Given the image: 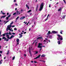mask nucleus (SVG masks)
<instances>
[{
  "label": "nucleus",
  "instance_id": "nucleus-19",
  "mask_svg": "<svg viewBox=\"0 0 66 66\" xmlns=\"http://www.w3.org/2000/svg\"><path fill=\"white\" fill-rule=\"evenodd\" d=\"M19 42V39H16V42Z\"/></svg>",
  "mask_w": 66,
  "mask_h": 66
},
{
  "label": "nucleus",
  "instance_id": "nucleus-27",
  "mask_svg": "<svg viewBox=\"0 0 66 66\" xmlns=\"http://www.w3.org/2000/svg\"><path fill=\"white\" fill-rule=\"evenodd\" d=\"M37 7H36V11H37V9H38V5H37Z\"/></svg>",
  "mask_w": 66,
  "mask_h": 66
},
{
  "label": "nucleus",
  "instance_id": "nucleus-22",
  "mask_svg": "<svg viewBox=\"0 0 66 66\" xmlns=\"http://www.w3.org/2000/svg\"><path fill=\"white\" fill-rule=\"evenodd\" d=\"M62 32H63V31L62 30H61V31L60 32V33L61 34H63V33Z\"/></svg>",
  "mask_w": 66,
  "mask_h": 66
},
{
  "label": "nucleus",
  "instance_id": "nucleus-64",
  "mask_svg": "<svg viewBox=\"0 0 66 66\" xmlns=\"http://www.w3.org/2000/svg\"><path fill=\"white\" fill-rule=\"evenodd\" d=\"M49 7H51V6L50 5V4L49 6Z\"/></svg>",
  "mask_w": 66,
  "mask_h": 66
},
{
  "label": "nucleus",
  "instance_id": "nucleus-2",
  "mask_svg": "<svg viewBox=\"0 0 66 66\" xmlns=\"http://www.w3.org/2000/svg\"><path fill=\"white\" fill-rule=\"evenodd\" d=\"M44 3H42L40 5V9H39V11H41L43 9V7H44Z\"/></svg>",
  "mask_w": 66,
  "mask_h": 66
},
{
  "label": "nucleus",
  "instance_id": "nucleus-5",
  "mask_svg": "<svg viewBox=\"0 0 66 66\" xmlns=\"http://www.w3.org/2000/svg\"><path fill=\"white\" fill-rule=\"evenodd\" d=\"M4 39V40H5V41H6V42H8L9 40V39H9L8 38H6L5 37H3L2 38V39Z\"/></svg>",
  "mask_w": 66,
  "mask_h": 66
},
{
  "label": "nucleus",
  "instance_id": "nucleus-45",
  "mask_svg": "<svg viewBox=\"0 0 66 66\" xmlns=\"http://www.w3.org/2000/svg\"><path fill=\"white\" fill-rule=\"evenodd\" d=\"M12 34H13V35H15L16 34H15V33H12Z\"/></svg>",
  "mask_w": 66,
  "mask_h": 66
},
{
  "label": "nucleus",
  "instance_id": "nucleus-46",
  "mask_svg": "<svg viewBox=\"0 0 66 66\" xmlns=\"http://www.w3.org/2000/svg\"><path fill=\"white\" fill-rule=\"evenodd\" d=\"M9 15V13H7V15Z\"/></svg>",
  "mask_w": 66,
  "mask_h": 66
},
{
  "label": "nucleus",
  "instance_id": "nucleus-54",
  "mask_svg": "<svg viewBox=\"0 0 66 66\" xmlns=\"http://www.w3.org/2000/svg\"><path fill=\"white\" fill-rule=\"evenodd\" d=\"M19 42H17V44L18 45H19Z\"/></svg>",
  "mask_w": 66,
  "mask_h": 66
},
{
  "label": "nucleus",
  "instance_id": "nucleus-39",
  "mask_svg": "<svg viewBox=\"0 0 66 66\" xmlns=\"http://www.w3.org/2000/svg\"><path fill=\"white\" fill-rule=\"evenodd\" d=\"M49 15H50L49 14H48L47 15V19H48V17H49Z\"/></svg>",
  "mask_w": 66,
  "mask_h": 66
},
{
  "label": "nucleus",
  "instance_id": "nucleus-31",
  "mask_svg": "<svg viewBox=\"0 0 66 66\" xmlns=\"http://www.w3.org/2000/svg\"><path fill=\"white\" fill-rule=\"evenodd\" d=\"M35 46H36L37 45V42H36L35 43Z\"/></svg>",
  "mask_w": 66,
  "mask_h": 66
},
{
  "label": "nucleus",
  "instance_id": "nucleus-35",
  "mask_svg": "<svg viewBox=\"0 0 66 66\" xmlns=\"http://www.w3.org/2000/svg\"><path fill=\"white\" fill-rule=\"evenodd\" d=\"M61 10V8L59 9L58 10V11H60Z\"/></svg>",
  "mask_w": 66,
  "mask_h": 66
},
{
  "label": "nucleus",
  "instance_id": "nucleus-15",
  "mask_svg": "<svg viewBox=\"0 0 66 66\" xmlns=\"http://www.w3.org/2000/svg\"><path fill=\"white\" fill-rule=\"evenodd\" d=\"M57 43L59 45H60V44H61V42H60V41H58L57 42Z\"/></svg>",
  "mask_w": 66,
  "mask_h": 66
},
{
  "label": "nucleus",
  "instance_id": "nucleus-11",
  "mask_svg": "<svg viewBox=\"0 0 66 66\" xmlns=\"http://www.w3.org/2000/svg\"><path fill=\"white\" fill-rule=\"evenodd\" d=\"M19 35H20L19 37V38H21V37H22V34H19Z\"/></svg>",
  "mask_w": 66,
  "mask_h": 66
},
{
  "label": "nucleus",
  "instance_id": "nucleus-4",
  "mask_svg": "<svg viewBox=\"0 0 66 66\" xmlns=\"http://www.w3.org/2000/svg\"><path fill=\"white\" fill-rule=\"evenodd\" d=\"M42 46H43L42 44V43L40 44V43H39L38 46V48H41V49H42Z\"/></svg>",
  "mask_w": 66,
  "mask_h": 66
},
{
  "label": "nucleus",
  "instance_id": "nucleus-55",
  "mask_svg": "<svg viewBox=\"0 0 66 66\" xmlns=\"http://www.w3.org/2000/svg\"><path fill=\"white\" fill-rule=\"evenodd\" d=\"M24 55V56H25V57H26V54H25Z\"/></svg>",
  "mask_w": 66,
  "mask_h": 66
},
{
  "label": "nucleus",
  "instance_id": "nucleus-40",
  "mask_svg": "<svg viewBox=\"0 0 66 66\" xmlns=\"http://www.w3.org/2000/svg\"><path fill=\"white\" fill-rule=\"evenodd\" d=\"M9 20L7 21L5 23V24H6V23H7V22H9Z\"/></svg>",
  "mask_w": 66,
  "mask_h": 66
},
{
  "label": "nucleus",
  "instance_id": "nucleus-57",
  "mask_svg": "<svg viewBox=\"0 0 66 66\" xmlns=\"http://www.w3.org/2000/svg\"><path fill=\"white\" fill-rule=\"evenodd\" d=\"M34 43H35V42H34L33 43L32 45H33V44H34Z\"/></svg>",
  "mask_w": 66,
  "mask_h": 66
},
{
  "label": "nucleus",
  "instance_id": "nucleus-30",
  "mask_svg": "<svg viewBox=\"0 0 66 66\" xmlns=\"http://www.w3.org/2000/svg\"><path fill=\"white\" fill-rule=\"evenodd\" d=\"M13 23V21H12V22L11 23H10V25L11 26H12V25Z\"/></svg>",
  "mask_w": 66,
  "mask_h": 66
},
{
  "label": "nucleus",
  "instance_id": "nucleus-14",
  "mask_svg": "<svg viewBox=\"0 0 66 66\" xmlns=\"http://www.w3.org/2000/svg\"><path fill=\"white\" fill-rule=\"evenodd\" d=\"M11 27H12V25H9L8 26L7 28H11Z\"/></svg>",
  "mask_w": 66,
  "mask_h": 66
},
{
  "label": "nucleus",
  "instance_id": "nucleus-18",
  "mask_svg": "<svg viewBox=\"0 0 66 66\" xmlns=\"http://www.w3.org/2000/svg\"><path fill=\"white\" fill-rule=\"evenodd\" d=\"M32 12V10H29V11H28L27 12V13H30V12Z\"/></svg>",
  "mask_w": 66,
  "mask_h": 66
},
{
  "label": "nucleus",
  "instance_id": "nucleus-53",
  "mask_svg": "<svg viewBox=\"0 0 66 66\" xmlns=\"http://www.w3.org/2000/svg\"><path fill=\"white\" fill-rule=\"evenodd\" d=\"M14 2H16V0H14Z\"/></svg>",
  "mask_w": 66,
  "mask_h": 66
},
{
  "label": "nucleus",
  "instance_id": "nucleus-58",
  "mask_svg": "<svg viewBox=\"0 0 66 66\" xmlns=\"http://www.w3.org/2000/svg\"><path fill=\"white\" fill-rule=\"evenodd\" d=\"M64 1V3H65L66 4V1Z\"/></svg>",
  "mask_w": 66,
  "mask_h": 66
},
{
  "label": "nucleus",
  "instance_id": "nucleus-33",
  "mask_svg": "<svg viewBox=\"0 0 66 66\" xmlns=\"http://www.w3.org/2000/svg\"><path fill=\"white\" fill-rule=\"evenodd\" d=\"M6 20H8V19H9V18L7 17H6Z\"/></svg>",
  "mask_w": 66,
  "mask_h": 66
},
{
  "label": "nucleus",
  "instance_id": "nucleus-23",
  "mask_svg": "<svg viewBox=\"0 0 66 66\" xmlns=\"http://www.w3.org/2000/svg\"><path fill=\"white\" fill-rule=\"evenodd\" d=\"M5 35H6V33H4L3 34V36H5Z\"/></svg>",
  "mask_w": 66,
  "mask_h": 66
},
{
  "label": "nucleus",
  "instance_id": "nucleus-62",
  "mask_svg": "<svg viewBox=\"0 0 66 66\" xmlns=\"http://www.w3.org/2000/svg\"><path fill=\"white\" fill-rule=\"evenodd\" d=\"M31 63H33V61H31Z\"/></svg>",
  "mask_w": 66,
  "mask_h": 66
},
{
  "label": "nucleus",
  "instance_id": "nucleus-60",
  "mask_svg": "<svg viewBox=\"0 0 66 66\" xmlns=\"http://www.w3.org/2000/svg\"><path fill=\"white\" fill-rule=\"evenodd\" d=\"M15 5L16 6H17V5H18V4H16V3H15Z\"/></svg>",
  "mask_w": 66,
  "mask_h": 66
},
{
  "label": "nucleus",
  "instance_id": "nucleus-1",
  "mask_svg": "<svg viewBox=\"0 0 66 66\" xmlns=\"http://www.w3.org/2000/svg\"><path fill=\"white\" fill-rule=\"evenodd\" d=\"M9 34V33L7 32L6 33V36L7 37V38H8V39H12L13 37H14V36H13V35H12L11 37L10 38V36L9 35H8V34Z\"/></svg>",
  "mask_w": 66,
  "mask_h": 66
},
{
  "label": "nucleus",
  "instance_id": "nucleus-51",
  "mask_svg": "<svg viewBox=\"0 0 66 66\" xmlns=\"http://www.w3.org/2000/svg\"><path fill=\"white\" fill-rule=\"evenodd\" d=\"M3 11H1V14H2V12H3Z\"/></svg>",
  "mask_w": 66,
  "mask_h": 66
},
{
  "label": "nucleus",
  "instance_id": "nucleus-16",
  "mask_svg": "<svg viewBox=\"0 0 66 66\" xmlns=\"http://www.w3.org/2000/svg\"><path fill=\"white\" fill-rule=\"evenodd\" d=\"M26 7L28 8V10H29V6H28V5H27V4H26Z\"/></svg>",
  "mask_w": 66,
  "mask_h": 66
},
{
  "label": "nucleus",
  "instance_id": "nucleus-37",
  "mask_svg": "<svg viewBox=\"0 0 66 66\" xmlns=\"http://www.w3.org/2000/svg\"><path fill=\"white\" fill-rule=\"evenodd\" d=\"M2 52H3V51H0V53L2 54Z\"/></svg>",
  "mask_w": 66,
  "mask_h": 66
},
{
  "label": "nucleus",
  "instance_id": "nucleus-41",
  "mask_svg": "<svg viewBox=\"0 0 66 66\" xmlns=\"http://www.w3.org/2000/svg\"><path fill=\"white\" fill-rule=\"evenodd\" d=\"M16 14V12H15L13 14V15H15Z\"/></svg>",
  "mask_w": 66,
  "mask_h": 66
},
{
  "label": "nucleus",
  "instance_id": "nucleus-38",
  "mask_svg": "<svg viewBox=\"0 0 66 66\" xmlns=\"http://www.w3.org/2000/svg\"><path fill=\"white\" fill-rule=\"evenodd\" d=\"M18 18H19V16H18L17 18H16V20H17Z\"/></svg>",
  "mask_w": 66,
  "mask_h": 66
},
{
  "label": "nucleus",
  "instance_id": "nucleus-13",
  "mask_svg": "<svg viewBox=\"0 0 66 66\" xmlns=\"http://www.w3.org/2000/svg\"><path fill=\"white\" fill-rule=\"evenodd\" d=\"M16 14H17V15H18V14H19V15H20V12L19 13L18 11H16Z\"/></svg>",
  "mask_w": 66,
  "mask_h": 66
},
{
  "label": "nucleus",
  "instance_id": "nucleus-63",
  "mask_svg": "<svg viewBox=\"0 0 66 66\" xmlns=\"http://www.w3.org/2000/svg\"><path fill=\"white\" fill-rule=\"evenodd\" d=\"M40 62H43V60H40Z\"/></svg>",
  "mask_w": 66,
  "mask_h": 66
},
{
  "label": "nucleus",
  "instance_id": "nucleus-32",
  "mask_svg": "<svg viewBox=\"0 0 66 66\" xmlns=\"http://www.w3.org/2000/svg\"><path fill=\"white\" fill-rule=\"evenodd\" d=\"M9 34V35H12V34H11V33L9 31V34Z\"/></svg>",
  "mask_w": 66,
  "mask_h": 66
},
{
  "label": "nucleus",
  "instance_id": "nucleus-44",
  "mask_svg": "<svg viewBox=\"0 0 66 66\" xmlns=\"http://www.w3.org/2000/svg\"><path fill=\"white\" fill-rule=\"evenodd\" d=\"M15 27V26L13 25L12 26V28H13V27Z\"/></svg>",
  "mask_w": 66,
  "mask_h": 66
},
{
  "label": "nucleus",
  "instance_id": "nucleus-9",
  "mask_svg": "<svg viewBox=\"0 0 66 66\" xmlns=\"http://www.w3.org/2000/svg\"><path fill=\"white\" fill-rule=\"evenodd\" d=\"M41 56V55L40 54L38 56L36 57L35 58H34V59H38V58H39L40 57V56Z\"/></svg>",
  "mask_w": 66,
  "mask_h": 66
},
{
  "label": "nucleus",
  "instance_id": "nucleus-26",
  "mask_svg": "<svg viewBox=\"0 0 66 66\" xmlns=\"http://www.w3.org/2000/svg\"><path fill=\"white\" fill-rule=\"evenodd\" d=\"M31 49L30 48V47H29V52H31Z\"/></svg>",
  "mask_w": 66,
  "mask_h": 66
},
{
  "label": "nucleus",
  "instance_id": "nucleus-56",
  "mask_svg": "<svg viewBox=\"0 0 66 66\" xmlns=\"http://www.w3.org/2000/svg\"><path fill=\"white\" fill-rule=\"evenodd\" d=\"M2 61H3V60H2L1 61H0V62H2Z\"/></svg>",
  "mask_w": 66,
  "mask_h": 66
},
{
  "label": "nucleus",
  "instance_id": "nucleus-48",
  "mask_svg": "<svg viewBox=\"0 0 66 66\" xmlns=\"http://www.w3.org/2000/svg\"><path fill=\"white\" fill-rule=\"evenodd\" d=\"M34 62L35 63H37V62L36 61H35Z\"/></svg>",
  "mask_w": 66,
  "mask_h": 66
},
{
  "label": "nucleus",
  "instance_id": "nucleus-52",
  "mask_svg": "<svg viewBox=\"0 0 66 66\" xmlns=\"http://www.w3.org/2000/svg\"><path fill=\"white\" fill-rule=\"evenodd\" d=\"M6 31H8V28H7Z\"/></svg>",
  "mask_w": 66,
  "mask_h": 66
},
{
  "label": "nucleus",
  "instance_id": "nucleus-50",
  "mask_svg": "<svg viewBox=\"0 0 66 66\" xmlns=\"http://www.w3.org/2000/svg\"><path fill=\"white\" fill-rule=\"evenodd\" d=\"M1 30L0 32V35H1Z\"/></svg>",
  "mask_w": 66,
  "mask_h": 66
},
{
  "label": "nucleus",
  "instance_id": "nucleus-6",
  "mask_svg": "<svg viewBox=\"0 0 66 66\" xmlns=\"http://www.w3.org/2000/svg\"><path fill=\"white\" fill-rule=\"evenodd\" d=\"M52 34L53 33V34H56V33H57V31H52Z\"/></svg>",
  "mask_w": 66,
  "mask_h": 66
},
{
  "label": "nucleus",
  "instance_id": "nucleus-21",
  "mask_svg": "<svg viewBox=\"0 0 66 66\" xmlns=\"http://www.w3.org/2000/svg\"><path fill=\"white\" fill-rule=\"evenodd\" d=\"M29 54H30L31 56H32V53H31V52H29Z\"/></svg>",
  "mask_w": 66,
  "mask_h": 66
},
{
  "label": "nucleus",
  "instance_id": "nucleus-42",
  "mask_svg": "<svg viewBox=\"0 0 66 66\" xmlns=\"http://www.w3.org/2000/svg\"><path fill=\"white\" fill-rule=\"evenodd\" d=\"M2 14H3V15H5V14L4 12H2Z\"/></svg>",
  "mask_w": 66,
  "mask_h": 66
},
{
  "label": "nucleus",
  "instance_id": "nucleus-47",
  "mask_svg": "<svg viewBox=\"0 0 66 66\" xmlns=\"http://www.w3.org/2000/svg\"><path fill=\"white\" fill-rule=\"evenodd\" d=\"M48 20V19H47V18L46 19H45V21H46V20Z\"/></svg>",
  "mask_w": 66,
  "mask_h": 66
},
{
  "label": "nucleus",
  "instance_id": "nucleus-20",
  "mask_svg": "<svg viewBox=\"0 0 66 66\" xmlns=\"http://www.w3.org/2000/svg\"><path fill=\"white\" fill-rule=\"evenodd\" d=\"M45 55L44 54L41 55V57H45Z\"/></svg>",
  "mask_w": 66,
  "mask_h": 66
},
{
  "label": "nucleus",
  "instance_id": "nucleus-34",
  "mask_svg": "<svg viewBox=\"0 0 66 66\" xmlns=\"http://www.w3.org/2000/svg\"><path fill=\"white\" fill-rule=\"evenodd\" d=\"M9 54V51L8 50L7 52V54Z\"/></svg>",
  "mask_w": 66,
  "mask_h": 66
},
{
  "label": "nucleus",
  "instance_id": "nucleus-8",
  "mask_svg": "<svg viewBox=\"0 0 66 66\" xmlns=\"http://www.w3.org/2000/svg\"><path fill=\"white\" fill-rule=\"evenodd\" d=\"M42 39V40H43V38H42V37H39L37 38V40H38V39Z\"/></svg>",
  "mask_w": 66,
  "mask_h": 66
},
{
  "label": "nucleus",
  "instance_id": "nucleus-29",
  "mask_svg": "<svg viewBox=\"0 0 66 66\" xmlns=\"http://www.w3.org/2000/svg\"><path fill=\"white\" fill-rule=\"evenodd\" d=\"M14 31H16V30H17V29L16 28H14Z\"/></svg>",
  "mask_w": 66,
  "mask_h": 66
},
{
  "label": "nucleus",
  "instance_id": "nucleus-36",
  "mask_svg": "<svg viewBox=\"0 0 66 66\" xmlns=\"http://www.w3.org/2000/svg\"><path fill=\"white\" fill-rule=\"evenodd\" d=\"M15 57L14 56L13 57V58H12V60H14V59H15Z\"/></svg>",
  "mask_w": 66,
  "mask_h": 66
},
{
  "label": "nucleus",
  "instance_id": "nucleus-61",
  "mask_svg": "<svg viewBox=\"0 0 66 66\" xmlns=\"http://www.w3.org/2000/svg\"><path fill=\"white\" fill-rule=\"evenodd\" d=\"M46 42V40H44V41L43 42Z\"/></svg>",
  "mask_w": 66,
  "mask_h": 66
},
{
  "label": "nucleus",
  "instance_id": "nucleus-3",
  "mask_svg": "<svg viewBox=\"0 0 66 66\" xmlns=\"http://www.w3.org/2000/svg\"><path fill=\"white\" fill-rule=\"evenodd\" d=\"M57 36H58V38H57V40H60V39L61 40H63V38H62V37L61 36V35H60L59 34H57Z\"/></svg>",
  "mask_w": 66,
  "mask_h": 66
},
{
  "label": "nucleus",
  "instance_id": "nucleus-24",
  "mask_svg": "<svg viewBox=\"0 0 66 66\" xmlns=\"http://www.w3.org/2000/svg\"><path fill=\"white\" fill-rule=\"evenodd\" d=\"M35 52H36V53L34 54L35 55L36 54H37V53H38V52L37 51H35Z\"/></svg>",
  "mask_w": 66,
  "mask_h": 66
},
{
  "label": "nucleus",
  "instance_id": "nucleus-10",
  "mask_svg": "<svg viewBox=\"0 0 66 66\" xmlns=\"http://www.w3.org/2000/svg\"><path fill=\"white\" fill-rule=\"evenodd\" d=\"M26 18V17L24 16H22V17H21L20 18V20H22V19H23L24 18Z\"/></svg>",
  "mask_w": 66,
  "mask_h": 66
},
{
  "label": "nucleus",
  "instance_id": "nucleus-28",
  "mask_svg": "<svg viewBox=\"0 0 66 66\" xmlns=\"http://www.w3.org/2000/svg\"><path fill=\"white\" fill-rule=\"evenodd\" d=\"M11 14H10L9 15H8L7 17L8 18H10V17H11Z\"/></svg>",
  "mask_w": 66,
  "mask_h": 66
},
{
  "label": "nucleus",
  "instance_id": "nucleus-25",
  "mask_svg": "<svg viewBox=\"0 0 66 66\" xmlns=\"http://www.w3.org/2000/svg\"><path fill=\"white\" fill-rule=\"evenodd\" d=\"M52 37V36L51 35H50L49 36V38H51Z\"/></svg>",
  "mask_w": 66,
  "mask_h": 66
},
{
  "label": "nucleus",
  "instance_id": "nucleus-49",
  "mask_svg": "<svg viewBox=\"0 0 66 66\" xmlns=\"http://www.w3.org/2000/svg\"><path fill=\"white\" fill-rule=\"evenodd\" d=\"M30 22H29L28 23H27V26H28V24H29V23Z\"/></svg>",
  "mask_w": 66,
  "mask_h": 66
},
{
  "label": "nucleus",
  "instance_id": "nucleus-59",
  "mask_svg": "<svg viewBox=\"0 0 66 66\" xmlns=\"http://www.w3.org/2000/svg\"><path fill=\"white\" fill-rule=\"evenodd\" d=\"M26 33H27V32H24V34H26Z\"/></svg>",
  "mask_w": 66,
  "mask_h": 66
},
{
  "label": "nucleus",
  "instance_id": "nucleus-12",
  "mask_svg": "<svg viewBox=\"0 0 66 66\" xmlns=\"http://www.w3.org/2000/svg\"><path fill=\"white\" fill-rule=\"evenodd\" d=\"M6 16V15H4L3 16H2L1 18V19L2 18H5Z\"/></svg>",
  "mask_w": 66,
  "mask_h": 66
},
{
  "label": "nucleus",
  "instance_id": "nucleus-7",
  "mask_svg": "<svg viewBox=\"0 0 66 66\" xmlns=\"http://www.w3.org/2000/svg\"><path fill=\"white\" fill-rule=\"evenodd\" d=\"M52 34V32H51L50 31H48V33L47 34V35H48V36H49V35L50 34Z\"/></svg>",
  "mask_w": 66,
  "mask_h": 66
},
{
  "label": "nucleus",
  "instance_id": "nucleus-43",
  "mask_svg": "<svg viewBox=\"0 0 66 66\" xmlns=\"http://www.w3.org/2000/svg\"><path fill=\"white\" fill-rule=\"evenodd\" d=\"M37 39H35V41H34V42H35V43H36V41H37Z\"/></svg>",
  "mask_w": 66,
  "mask_h": 66
},
{
  "label": "nucleus",
  "instance_id": "nucleus-17",
  "mask_svg": "<svg viewBox=\"0 0 66 66\" xmlns=\"http://www.w3.org/2000/svg\"><path fill=\"white\" fill-rule=\"evenodd\" d=\"M62 17L63 19H65V15L64 16H62Z\"/></svg>",
  "mask_w": 66,
  "mask_h": 66
}]
</instances>
